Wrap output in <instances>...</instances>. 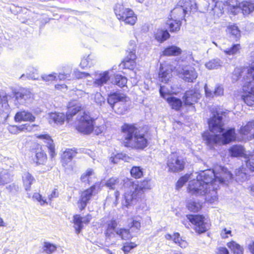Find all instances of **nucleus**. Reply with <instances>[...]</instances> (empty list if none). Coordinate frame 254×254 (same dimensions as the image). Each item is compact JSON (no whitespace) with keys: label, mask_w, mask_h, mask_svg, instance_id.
I'll return each instance as SVG.
<instances>
[{"label":"nucleus","mask_w":254,"mask_h":254,"mask_svg":"<svg viewBox=\"0 0 254 254\" xmlns=\"http://www.w3.org/2000/svg\"><path fill=\"white\" fill-rule=\"evenodd\" d=\"M35 157L33 162L37 165H44L47 160V155L42 148V145L37 144L34 148Z\"/></svg>","instance_id":"21"},{"label":"nucleus","mask_w":254,"mask_h":254,"mask_svg":"<svg viewBox=\"0 0 254 254\" xmlns=\"http://www.w3.org/2000/svg\"><path fill=\"white\" fill-rule=\"evenodd\" d=\"M229 155L232 157H240L247 156L245 148L242 145L234 144L228 149Z\"/></svg>","instance_id":"27"},{"label":"nucleus","mask_w":254,"mask_h":254,"mask_svg":"<svg viewBox=\"0 0 254 254\" xmlns=\"http://www.w3.org/2000/svg\"><path fill=\"white\" fill-rule=\"evenodd\" d=\"M55 87L57 90H62L63 89H67V86L64 84H56L55 85Z\"/></svg>","instance_id":"61"},{"label":"nucleus","mask_w":254,"mask_h":254,"mask_svg":"<svg viewBox=\"0 0 254 254\" xmlns=\"http://www.w3.org/2000/svg\"><path fill=\"white\" fill-rule=\"evenodd\" d=\"M83 109L81 106L76 104H69L66 114L60 112H51L49 114V122L57 125H62L66 121L68 122L73 117Z\"/></svg>","instance_id":"6"},{"label":"nucleus","mask_w":254,"mask_h":254,"mask_svg":"<svg viewBox=\"0 0 254 254\" xmlns=\"http://www.w3.org/2000/svg\"><path fill=\"white\" fill-rule=\"evenodd\" d=\"M132 158L124 152L118 153L110 158V161L114 164L118 163L120 160H123L125 162H129Z\"/></svg>","instance_id":"34"},{"label":"nucleus","mask_w":254,"mask_h":254,"mask_svg":"<svg viewBox=\"0 0 254 254\" xmlns=\"http://www.w3.org/2000/svg\"><path fill=\"white\" fill-rule=\"evenodd\" d=\"M215 177L214 181L216 182V186L218 189L220 184H225L231 180L233 178V175L226 168L220 167L215 171Z\"/></svg>","instance_id":"15"},{"label":"nucleus","mask_w":254,"mask_h":254,"mask_svg":"<svg viewBox=\"0 0 254 254\" xmlns=\"http://www.w3.org/2000/svg\"><path fill=\"white\" fill-rule=\"evenodd\" d=\"M129 98L125 94L117 92L110 93L107 98V102L113 109L115 108L118 102L128 101Z\"/></svg>","instance_id":"20"},{"label":"nucleus","mask_w":254,"mask_h":254,"mask_svg":"<svg viewBox=\"0 0 254 254\" xmlns=\"http://www.w3.org/2000/svg\"><path fill=\"white\" fill-rule=\"evenodd\" d=\"M212 116L208 120V128L210 131L222 133L221 135L211 134L208 131L202 134L205 144L211 149L216 145H226L237 140V134L235 128L231 127L226 130L222 123L223 117H226L228 111L222 110L220 107H215L211 110Z\"/></svg>","instance_id":"1"},{"label":"nucleus","mask_w":254,"mask_h":254,"mask_svg":"<svg viewBox=\"0 0 254 254\" xmlns=\"http://www.w3.org/2000/svg\"><path fill=\"white\" fill-rule=\"evenodd\" d=\"M186 163V158L183 157L177 151L171 152L167 157L166 166L169 172L183 171L185 168Z\"/></svg>","instance_id":"9"},{"label":"nucleus","mask_w":254,"mask_h":254,"mask_svg":"<svg viewBox=\"0 0 254 254\" xmlns=\"http://www.w3.org/2000/svg\"><path fill=\"white\" fill-rule=\"evenodd\" d=\"M92 219V215L89 213L87 214L83 217H82L80 214H74L73 216L72 223L75 233L79 234L83 229V225H88Z\"/></svg>","instance_id":"14"},{"label":"nucleus","mask_w":254,"mask_h":254,"mask_svg":"<svg viewBox=\"0 0 254 254\" xmlns=\"http://www.w3.org/2000/svg\"><path fill=\"white\" fill-rule=\"evenodd\" d=\"M31 126L30 124H25L19 126V131H30Z\"/></svg>","instance_id":"58"},{"label":"nucleus","mask_w":254,"mask_h":254,"mask_svg":"<svg viewBox=\"0 0 254 254\" xmlns=\"http://www.w3.org/2000/svg\"><path fill=\"white\" fill-rule=\"evenodd\" d=\"M189 178L190 176L188 174H185L184 176H181L176 183V189L178 190L182 188L184 184L188 181Z\"/></svg>","instance_id":"47"},{"label":"nucleus","mask_w":254,"mask_h":254,"mask_svg":"<svg viewBox=\"0 0 254 254\" xmlns=\"http://www.w3.org/2000/svg\"><path fill=\"white\" fill-rule=\"evenodd\" d=\"M229 32L232 36L235 37L236 39L240 38L241 36L240 31L238 27L236 25H231L228 28Z\"/></svg>","instance_id":"46"},{"label":"nucleus","mask_w":254,"mask_h":254,"mask_svg":"<svg viewBox=\"0 0 254 254\" xmlns=\"http://www.w3.org/2000/svg\"><path fill=\"white\" fill-rule=\"evenodd\" d=\"M232 12L234 14L238 12L241 9L244 15H248L254 11V0H247L239 3L238 5L233 6Z\"/></svg>","instance_id":"18"},{"label":"nucleus","mask_w":254,"mask_h":254,"mask_svg":"<svg viewBox=\"0 0 254 254\" xmlns=\"http://www.w3.org/2000/svg\"><path fill=\"white\" fill-rule=\"evenodd\" d=\"M166 24L169 26L171 32H176L180 30L181 23L180 20L177 21L171 17V19L167 20Z\"/></svg>","instance_id":"40"},{"label":"nucleus","mask_w":254,"mask_h":254,"mask_svg":"<svg viewBox=\"0 0 254 254\" xmlns=\"http://www.w3.org/2000/svg\"><path fill=\"white\" fill-rule=\"evenodd\" d=\"M137 183L138 184L132 192L124 193L122 202L123 207L128 208L132 204L133 201L141 200L144 197L145 192L151 189L150 179H149L145 178Z\"/></svg>","instance_id":"5"},{"label":"nucleus","mask_w":254,"mask_h":254,"mask_svg":"<svg viewBox=\"0 0 254 254\" xmlns=\"http://www.w3.org/2000/svg\"><path fill=\"white\" fill-rule=\"evenodd\" d=\"M129 173L130 176L135 179H140L144 176L143 169L139 166H133Z\"/></svg>","instance_id":"35"},{"label":"nucleus","mask_w":254,"mask_h":254,"mask_svg":"<svg viewBox=\"0 0 254 254\" xmlns=\"http://www.w3.org/2000/svg\"><path fill=\"white\" fill-rule=\"evenodd\" d=\"M223 88L220 86H217L213 93H210L211 94H214L215 96H220L223 95Z\"/></svg>","instance_id":"55"},{"label":"nucleus","mask_w":254,"mask_h":254,"mask_svg":"<svg viewBox=\"0 0 254 254\" xmlns=\"http://www.w3.org/2000/svg\"><path fill=\"white\" fill-rule=\"evenodd\" d=\"M42 77L43 80L46 82H52L56 80L57 79L56 73L45 75Z\"/></svg>","instance_id":"51"},{"label":"nucleus","mask_w":254,"mask_h":254,"mask_svg":"<svg viewBox=\"0 0 254 254\" xmlns=\"http://www.w3.org/2000/svg\"><path fill=\"white\" fill-rule=\"evenodd\" d=\"M136 56L134 50L128 52L127 55L121 62L120 65L124 69L133 70L136 66Z\"/></svg>","instance_id":"19"},{"label":"nucleus","mask_w":254,"mask_h":254,"mask_svg":"<svg viewBox=\"0 0 254 254\" xmlns=\"http://www.w3.org/2000/svg\"><path fill=\"white\" fill-rule=\"evenodd\" d=\"M184 104L187 106H191L197 102L198 99V94L193 89L187 90L183 97Z\"/></svg>","instance_id":"23"},{"label":"nucleus","mask_w":254,"mask_h":254,"mask_svg":"<svg viewBox=\"0 0 254 254\" xmlns=\"http://www.w3.org/2000/svg\"><path fill=\"white\" fill-rule=\"evenodd\" d=\"M246 158V165L247 168L252 172H254V151L247 156Z\"/></svg>","instance_id":"43"},{"label":"nucleus","mask_w":254,"mask_h":254,"mask_svg":"<svg viewBox=\"0 0 254 254\" xmlns=\"http://www.w3.org/2000/svg\"><path fill=\"white\" fill-rule=\"evenodd\" d=\"M32 119V115L25 111H20L16 113L14 120L16 122L30 121Z\"/></svg>","instance_id":"36"},{"label":"nucleus","mask_w":254,"mask_h":254,"mask_svg":"<svg viewBox=\"0 0 254 254\" xmlns=\"http://www.w3.org/2000/svg\"><path fill=\"white\" fill-rule=\"evenodd\" d=\"M118 182V179L113 177L109 178L105 185L106 186L109 188L110 190H114L115 186Z\"/></svg>","instance_id":"49"},{"label":"nucleus","mask_w":254,"mask_h":254,"mask_svg":"<svg viewBox=\"0 0 254 254\" xmlns=\"http://www.w3.org/2000/svg\"><path fill=\"white\" fill-rule=\"evenodd\" d=\"M248 249L251 254H254V241H252L248 245Z\"/></svg>","instance_id":"62"},{"label":"nucleus","mask_w":254,"mask_h":254,"mask_svg":"<svg viewBox=\"0 0 254 254\" xmlns=\"http://www.w3.org/2000/svg\"><path fill=\"white\" fill-rule=\"evenodd\" d=\"M90 76V74L85 72H81L78 70L73 72V79L77 80L85 78Z\"/></svg>","instance_id":"48"},{"label":"nucleus","mask_w":254,"mask_h":254,"mask_svg":"<svg viewBox=\"0 0 254 254\" xmlns=\"http://www.w3.org/2000/svg\"><path fill=\"white\" fill-rule=\"evenodd\" d=\"M143 128L138 127L135 124H124L121 127V132L126 136L121 140L122 145L126 148L135 150H143L149 145L148 131L142 130Z\"/></svg>","instance_id":"2"},{"label":"nucleus","mask_w":254,"mask_h":254,"mask_svg":"<svg viewBox=\"0 0 254 254\" xmlns=\"http://www.w3.org/2000/svg\"><path fill=\"white\" fill-rule=\"evenodd\" d=\"M57 246L49 242H45L43 245L44 251L48 254L55 252L57 250Z\"/></svg>","instance_id":"45"},{"label":"nucleus","mask_w":254,"mask_h":254,"mask_svg":"<svg viewBox=\"0 0 254 254\" xmlns=\"http://www.w3.org/2000/svg\"><path fill=\"white\" fill-rule=\"evenodd\" d=\"M97 119L93 117L88 111H84L78 115L76 119L75 129L84 135L94 133L98 135L106 129V126L103 122H96Z\"/></svg>","instance_id":"3"},{"label":"nucleus","mask_w":254,"mask_h":254,"mask_svg":"<svg viewBox=\"0 0 254 254\" xmlns=\"http://www.w3.org/2000/svg\"><path fill=\"white\" fill-rule=\"evenodd\" d=\"M252 85L250 90L242 95V99L247 106L254 107V85Z\"/></svg>","instance_id":"29"},{"label":"nucleus","mask_w":254,"mask_h":254,"mask_svg":"<svg viewBox=\"0 0 254 254\" xmlns=\"http://www.w3.org/2000/svg\"><path fill=\"white\" fill-rule=\"evenodd\" d=\"M164 86H161L159 89V92L161 96L165 99L171 108L176 111H180L183 106V102L182 100L178 98L170 96L166 97V95H168V93L163 91Z\"/></svg>","instance_id":"17"},{"label":"nucleus","mask_w":254,"mask_h":254,"mask_svg":"<svg viewBox=\"0 0 254 254\" xmlns=\"http://www.w3.org/2000/svg\"><path fill=\"white\" fill-rule=\"evenodd\" d=\"M8 130L11 134H17L20 132L19 126L16 125H10L8 127Z\"/></svg>","instance_id":"54"},{"label":"nucleus","mask_w":254,"mask_h":254,"mask_svg":"<svg viewBox=\"0 0 254 254\" xmlns=\"http://www.w3.org/2000/svg\"><path fill=\"white\" fill-rule=\"evenodd\" d=\"M227 247L233 252L234 254H243V248L234 241H231L227 244Z\"/></svg>","instance_id":"38"},{"label":"nucleus","mask_w":254,"mask_h":254,"mask_svg":"<svg viewBox=\"0 0 254 254\" xmlns=\"http://www.w3.org/2000/svg\"><path fill=\"white\" fill-rule=\"evenodd\" d=\"M170 37L167 30L159 29L155 34V39L159 42L162 43Z\"/></svg>","instance_id":"42"},{"label":"nucleus","mask_w":254,"mask_h":254,"mask_svg":"<svg viewBox=\"0 0 254 254\" xmlns=\"http://www.w3.org/2000/svg\"><path fill=\"white\" fill-rule=\"evenodd\" d=\"M109 79V72L105 71L100 74L99 77L94 80V84L97 86H101L106 84Z\"/></svg>","instance_id":"37"},{"label":"nucleus","mask_w":254,"mask_h":254,"mask_svg":"<svg viewBox=\"0 0 254 254\" xmlns=\"http://www.w3.org/2000/svg\"><path fill=\"white\" fill-rule=\"evenodd\" d=\"M59 191L57 189H54L51 194L48 196V200L51 201L53 198H57L59 196Z\"/></svg>","instance_id":"59"},{"label":"nucleus","mask_w":254,"mask_h":254,"mask_svg":"<svg viewBox=\"0 0 254 254\" xmlns=\"http://www.w3.org/2000/svg\"><path fill=\"white\" fill-rule=\"evenodd\" d=\"M24 183L25 186H27L26 189L30 190L31 182H28V180L27 179H25V180H24Z\"/></svg>","instance_id":"64"},{"label":"nucleus","mask_w":254,"mask_h":254,"mask_svg":"<svg viewBox=\"0 0 254 254\" xmlns=\"http://www.w3.org/2000/svg\"><path fill=\"white\" fill-rule=\"evenodd\" d=\"M78 153L77 149L75 148H66L61 155L60 161L64 171L72 172L74 167L73 164L69 163L72 161Z\"/></svg>","instance_id":"12"},{"label":"nucleus","mask_w":254,"mask_h":254,"mask_svg":"<svg viewBox=\"0 0 254 254\" xmlns=\"http://www.w3.org/2000/svg\"><path fill=\"white\" fill-rule=\"evenodd\" d=\"M132 228H133L137 231L139 230L141 228L140 221L139 220L133 219L131 221V225L129 226V228L130 230Z\"/></svg>","instance_id":"52"},{"label":"nucleus","mask_w":254,"mask_h":254,"mask_svg":"<svg viewBox=\"0 0 254 254\" xmlns=\"http://www.w3.org/2000/svg\"><path fill=\"white\" fill-rule=\"evenodd\" d=\"M186 207L190 212L198 213L202 210L203 204L200 201L190 200L187 202Z\"/></svg>","instance_id":"30"},{"label":"nucleus","mask_w":254,"mask_h":254,"mask_svg":"<svg viewBox=\"0 0 254 254\" xmlns=\"http://www.w3.org/2000/svg\"><path fill=\"white\" fill-rule=\"evenodd\" d=\"M114 10L118 19L126 24L133 25L136 23L137 16L134 11L129 8L125 7L123 4H117Z\"/></svg>","instance_id":"11"},{"label":"nucleus","mask_w":254,"mask_h":254,"mask_svg":"<svg viewBox=\"0 0 254 254\" xmlns=\"http://www.w3.org/2000/svg\"><path fill=\"white\" fill-rule=\"evenodd\" d=\"M33 197H34V198L42 205L48 204V202L47 201L46 199H44L39 193H34V194L33 195Z\"/></svg>","instance_id":"50"},{"label":"nucleus","mask_w":254,"mask_h":254,"mask_svg":"<svg viewBox=\"0 0 254 254\" xmlns=\"http://www.w3.org/2000/svg\"><path fill=\"white\" fill-rule=\"evenodd\" d=\"M94 175V170L92 168H88L81 175L80 180L82 183L86 182L87 184H90L91 183L90 179L91 178V176Z\"/></svg>","instance_id":"39"},{"label":"nucleus","mask_w":254,"mask_h":254,"mask_svg":"<svg viewBox=\"0 0 254 254\" xmlns=\"http://www.w3.org/2000/svg\"><path fill=\"white\" fill-rule=\"evenodd\" d=\"M186 220L182 223L187 227V223H190L193 226V229L197 234L205 233L208 229V218L201 214H188L186 215Z\"/></svg>","instance_id":"7"},{"label":"nucleus","mask_w":254,"mask_h":254,"mask_svg":"<svg viewBox=\"0 0 254 254\" xmlns=\"http://www.w3.org/2000/svg\"><path fill=\"white\" fill-rule=\"evenodd\" d=\"M5 176H9V174L7 172H0V186H4L7 183L5 180Z\"/></svg>","instance_id":"56"},{"label":"nucleus","mask_w":254,"mask_h":254,"mask_svg":"<svg viewBox=\"0 0 254 254\" xmlns=\"http://www.w3.org/2000/svg\"><path fill=\"white\" fill-rule=\"evenodd\" d=\"M138 245L134 242H126L123 244L121 250L124 252V254H128L130 252L131 250L135 248Z\"/></svg>","instance_id":"44"},{"label":"nucleus","mask_w":254,"mask_h":254,"mask_svg":"<svg viewBox=\"0 0 254 254\" xmlns=\"http://www.w3.org/2000/svg\"><path fill=\"white\" fill-rule=\"evenodd\" d=\"M101 189V182H96L89 188L80 192L79 199L77 202L78 207L80 211L85 209L92 196L96 193V190L100 191Z\"/></svg>","instance_id":"10"},{"label":"nucleus","mask_w":254,"mask_h":254,"mask_svg":"<svg viewBox=\"0 0 254 254\" xmlns=\"http://www.w3.org/2000/svg\"><path fill=\"white\" fill-rule=\"evenodd\" d=\"M254 128V121H249L246 125L241 126L239 129V133L243 138L247 140H251L254 138V133H252Z\"/></svg>","instance_id":"22"},{"label":"nucleus","mask_w":254,"mask_h":254,"mask_svg":"<svg viewBox=\"0 0 254 254\" xmlns=\"http://www.w3.org/2000/svg\"><path fill=\"white\" fill-rule=\"evenodd\" d=\"M117 234L121 240L124 241H128L133 238L131 231L129 228H120L116 230Z\"/></svg>","instance_id":"33"},{"label":"nucleus","mask_w":254,"mask_h":254,"mask_svg":"<svg viewBox=\"0 0 254 254\" xmlns=\"http://www.w3.org/2000/svg\"><path fill=\"white\" fill-rule=\"evenodd\" d=\"M35 137L39 141H41V143L47 144L50 156L51 158H53L56 155L55 151V145L54 140L51 136L46 133L44 134H35Z\"/></svg>","instance_id":"16"},{"label":"nucleus","mask_w":254,"mask_h":254,"mask_svg":"<svg viewBox=\"0 0 254 254\" xmlns=\"http://www.w3.org/2000/svg\"><path fill=\"white\" fill-rule=\"evenodd\" d=\"M247 75L243 78L245 81L244 87L249 88L251 85H254V61L247 67Z\"/></svg>","instance_id":"28"},{"label":"nucleus","mask_w":254,"mask_h":254,"mask_svg":"<svg viewBox=\"0 0 254 254\" xmlns=\"http://www.w3.org/2000/svg\"><path fill=\"white\" fill-rule=\"evenodd\" d=\"M216 254H229V251L225 247H219L217 249Z\"/></svg>","instance_id":"60"},{"label":"nucleus","mask_w":254,"mask_h":254,"mask_svg":"<svg viewBox=\"0 0 254 254\" xmlns=\"http://www.w3.org/2000/svg\"><path fill=\"white\" fill-rule=\"evenodd\" d=\"M203 4L206 7L200 10L201 12H204L205 11H209L212 14L220 17L223 13L224 4L222 1L217 0H211L210 2H208L205 0L203 1Z\"/></svg>","instance_id":"13"},{"label":"nucleus","mask_w":254,"mask_h":254,"mask_svg":"<svg viewBox=\"0 0 254 254\" xmlns=\"http://www.w3.org/2000/svg\"><path fill=\"white\" fill-rule=\"evenodd\" d=\"M182 74V79L187 82H193L197 77V74L193 68L184 70Z\"/></svg>","instance_id":"31"},{"label":"nucleus","mask_w":254,"mask_h":254,"mask_svg":"<svg viewBox=\"0 0 254 254\" xmlns=\"http://www.w3.org/2000/svg\"><path fill=\"white\" fill-rule=\"evenodd\" d=\"M114 195L115 196V198H116V201H118V200H119V198L120 197V193L119 192V191L118 190H116L115 192H114Z\"/></svg>","instance_id":"63"},{"label":"nucleus","mask_w":254,"mask_h":254,"mask_svg":"<svg viewBox=\"0 0 254 254\" xmlns=\"http://www.w3.org/2000/svg\"><path fill=\"white\" fill-rule=\"evenodd\" d=\"M228 235L232 236L231 230H227L226 228H224L220 233L221 237L222 239H225L229 237Z\"/></svg>","instance_id":"53"},{"label":"nucleus","mask_w":254,"mask_h":254,"mask_svg":"<svg viewBox=\"0 0 254 254\" xmlns=\"http://www.w3.org/2000/svg\"><path fill=\"white\" fill-rule=\"evenodd\" d=\"M118 223L116 219H113L109 221L106 226L104 232L106 239L111 240L115 236V233L117 229Z\"/></svg>","instance_id":"26"},{"label":"nucleus","mask_w":254,"mask_h":254,"mask_svg":"<svg viewBox=\"0 0 254 254\" xmlns=\"http://www.w3.org/2000/svg\"><path fill=\"white\" fill-rule=\"evenodd\" d=\"M127 79L126 77L120 74H114L111 83L114 85H117L121 88L127 86Z\"/></svg>","instance_id":"32"},{"label":"nucleus","mask_w":254,"mask_h":254,"mask_svg":"<svg viewBox=\"0 0 254 254\" xmlns=\"http://www.w3.org/2000/svg\"><path fill=\"white\" fill-rule=\"evenodd\" d=\"M197 6L194 0H180L176 7L172 10V18L180 20L183 19L188 12H195Z\"/></svg>","instance_id":"8"},{"label":"nucleus","mask_w":254,"mask_h":254,"mask_svg":"<svg viewBox=\"0 0 254 254\" xmlns=\"http://www.w3.org/2000/svg\"><path fill=\"white\" fill-rule=\"evenodd\" d=\"M58 77L60 80H70V74L64 72L59 73Z\"/></svg>","instance_id":"57"},{"label":"nucleus","mask_w":254,"mask_h":254,"mask_svg":"<svg viewBox=\"0 0 254 254\" xmlns=\"http://www.w3.org/2000/svg\"><path fill=\"white\" fill-rule=\"evenodd\" d=\"M127 102H121L117 105V107L114 109L117 114L124 115L127 111L129 109V105Z\"/></svg>","instance_id":"41"},{"label":"nucleus","mask_w":254,"mask_h":254,"mask_svg":"<svg viewBox=\"0 0 254 254\" xmlns=\"http://www.w3.org/2000/svg\"><path fill=\"white\" fill-rule=\"evenodd\" d=\"M173 69L170 67L161 66L158 74L159 80L164 83H168L172 78Z\"/></svg>","instance_id":"25"},{"label":"nucleus","mask_w":254,"mask_h":254,"mask_svg":"<svg viewBox=\"0 0 254 254\" xmlns=\"http://www.w3.org/2000/svg\"><path fill=\"white\" fill-rule=\"evenodd\" d=\"M215 171L213 169H208L201 173L197 177V179L189 184L188 191L191 194L203 191L206 193L212 190L216 191L217 187L216 182L214 181Z\"/></svg>","instance_id":"4"},{"label":"nucleus","mask_w":254,"mask_h":254,"mask_svg":"<svg viewBox=\"0 0 254 254\" xmlns=\"http://www.w3.org/2000/svg\"><path fill=\"white\" fill-rule=\"evenodd\" d=\"M165 238L168 241H173L174 244L182 249H186L189 246L188 242L182 238L179 232H174L173 235L166 234Z\"/></svg>","instance_id":"24"}]
</instances>
